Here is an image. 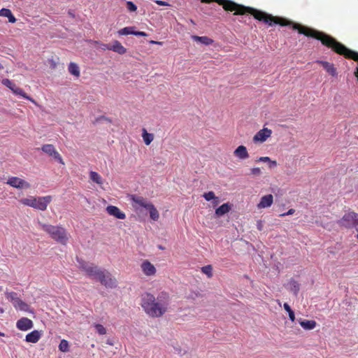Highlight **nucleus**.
I'll return each instance as SVG.
<instances>
[{"label":"nucleus","instance_id":"nucleus-9","mask_svg":"<svg viewBox=\"0 0 358 358\" xmlns=\"http://www.w3.org/2000/svg\"><path fill=\"white\" fill-rule=\"evenodd\" d=\"M34 327V323L28 317H23L18 320L16 322V327L22 331H27Z\"/></svg>","mask_w":358,"mask_h":358},{"label":"nucleus","instance_id":"nucleus-28","mask_svg":"<svg viewBox=\"0 0 358 358\" xmlns=\"http://www.w3.org/2000/svg\"><path fill=\"white\" fill-rule=\"evenodd\" d=\"M134 27H127L120 29L117 32L119 35H129L133 34L134 32Z\"/></svg>","mask_w":358,"mask_h":358},{"label":"nucleus","instance_id":"nucleus-24","mask_svg":"<svg viewBox=\"0 0 358 358\" xmlns=\"http://www.w3.org/2000/svg\"><path fill=\"white\" fill-rule=\"evenodd\" d=\"M142 137L145 145H149L154 139V135L148 133L145 129L142 130Z\"/></svg>","mask_w":358,"mask_h":358},{"label":"nucleus","instance_id":"nucleus-11","mask_svg":"<svg viewBox=\"0 0 358 358\" xmlns=\"http://www.w3.org/2000/svg\"><path fill=\"white\" fill-rule=\"evenodd\" d=\"M143 273L147 276H152L156 273V268L155 266L148 260H145L141 265Z\"/></svg>","mask_w":358,"mask_h":358},{"label":"nucleus","instance_id":"nucleus-42","mask_svg":"<svg viewBox=\"0 0 358 358\" xmlns=\"http://www.w3.org/2000/svg\"><path fill=\"white\" fill-rule=\"evenodd\" d=\"M295 212V210L294 208H290L287 213H284L280 215V217H284L286 215H293Z\"/></svg>","mask_w":358,"mask_h":358},{"label":"nucleus","instance_id":"nucleus-47","mask_svg":"<svg viewBox=\"0 0 358 358\" xmlns=\"http://www.w3.org/2000/svg\"><path fill=\"white\" fill-rule=\"evenodd\" d=\"M211 201H212L213 206L214 207L217 206L220 203L219 199L217 196L215 197V199H213Z\"/></svg>","mask_w":358,"mask_h":358},{"label":"nucleus","instance_id":"nucleus-7","mask_svg":"<svg viewBox=\"0 0 358 358\" xmlns=\"http://www.w3.org/2000/svg\"><path fill=\"white\" fill-rule=\"evenodd\" d=\"M6 183L11 187L17 189H28L30 187V184L28 182L17 177L9 178Z\"/></svg>","mask_w":358,"mask_h":358},{"label":"nucleus","instance_id":"nucleus-34","mask_svg":"<svg viewBox=\"0 0 358 358\" xmlns=\"http://www.w3.org/2000/svg\"><path fill=\"white\" fill-rule=\"evenodd\" d=\"M126 6L129 12H135L137 10V6L132 1H127Z\"/></svg>","mask_w":358,"mask_h":358},{"label":"nucleus","instance_id":"nucleus-52","mask_svg":"<svg viewBox=\"0 0 358 358\" xmlns=\"http://www.w3.org/2000/svg\"><path fill=\"white\" fill-rule=\"evenodd\" d=\"M151 43H152L161 44V42H157V41H152Z\"/></svg>","mask_w":358,"mask_h":358},{"label":"nucleus","instance_id":"nucleus-50","mask_svg":"<svg viewBox=\"0 0 358 358\" xmlns=\"http://www.w3.org/2000/svg\"><path fill=\"white\" fill-rule=\"evenodd\" d=\"M262 228H263L262 222V221H259V222H257V229H258L259 231H262Z\"/></svg>","mask_w":358,"mask_h":358},{"label":"nucleus","instance_id":"nucleus-43","mask_svg":"<svg viewBox=\"0 0 358 358\" xmlns=\"http://www.w3.org/2000/svg\"><path fill=\"white\" fill-rule=\"evenodd\" d=\"M8 21L11 23H14L16 22V18L13 15L12 12L8 15Z\"/></svg>","mask_w":358,"mask_h":358},{"label":"nucleus","instance_id":"nucleus-17","mask_svg":"<svg viewBox=\"0 0 358 358\" xmlns=\"http://www.w3.org/2000/svg\"><path fill=\"white\" fill-rule=\"evenodd\" d=\"M234 155L241 159H245L249 157V154L246 149V147L244 145H239L234 152Z\"/></svg>","mask_w":358,"mask_h":358},{"label":"nucleus","instance_id":"nucleus-30","mask_svg":"<svg viewBox=\"0 0 358 358\" xmlns=\"http://www.w3.org/2000/svg\"><path fill=\"white\" fill-rule=\"evenodd\" d=\"M201 271L206 274L208 278L213 276V267L211 265H207L201 268Z\"/></svg>","mask_w":358,"mask_h":358},{"label":"nucleus","instance_id":"nucleus-45","mask_svg":"<svg viewBox=\"0 0 358 358\" xmlns=\"http://www.w3.org/2000/svg\"><path fill=\"white\" fill-rule=\"evenodd\" d=\"M133 35L139 36H148V34L144 31H134V32L133 33Z\"/></svg>","mask_w":358,"mask_h":358},{"label":"nucleus","instance_id":"nucleus-46","mask_svg":"<svg viewBox=\"0 0 358 358\" xmlns=\"http://www.w3.org/2000/svg\"><path fill=\"white\" fill-rule=\"evenodd\" d=\"M155 3L159 6H169L168 2L162 0H156Z\"/></svg>","mask_w":358,"mask_h":358},{"label":"nucleus","instance_id":"nucleus-10","mask_svg":"<svg viewBox=\"0 0 358 358\" xmlns=\"http://www.w3.org/2000/svg\"><path fill=\"white\" fill-rule=\"evenodd\" d=\"M272 131L271 129L268 128H263L259 130L253 137V141L255 143L260 142L263 143L266 141V139L271 136Z\"/></svg>","mask_w":358,"mask_h":358},{"label":"nucleus","instance_id":"nucleus-5","mask_svg":"<svg viewBox=\"0 0 358 358\" xmlns=\"http://www.w3.org/2000/svg\"><path fill=\"white\" fill-rule=\"evenodd\" d=\"M52 196L50 195L39 197L34 196L31 207L44 211L47 209L48 204L52 201Z\"/></svg>","mask_w":358,"mask_h":358},{"label":"nucleus","instance_id":"nucleus-25","mask_svg":"<svg viewBox=\"0 0 358 358\" xmlns=\"http://www.w3.org/2000/svg\"><path fill=\"white\" fill-rule=\"evenodd\" d=\"M68 69L71 74L76 77H78L80 76V69L76 64L71 62L69 65Z\"/></svg>","mask_w":358,"mask_h":358},{"label":"nucleus","instance_id":"nucleus-2","mask_svg":"<svg viewBox=\"0 0 358 358\" xmlns=\"http://www.w3.org/2000/svg\"><path fill=\"white\" fill-rule=\"evenodd\" d=\"M43 231L46 232L50 237L57 243L66 245L71 237L66 229L61 225H52L39 223Z\"/></svg>","mask_w":358,"mask_h":358},{"label":"nucleus","instance_id":"nucleus-39","mask_svg":"<svg viewBox=\"0 0 358 358\" xmlns=\"http://www.w3.org/2000/svg\"><path fill=\"white\" fill-rule=\"evenodd\" d=\"M215 215H217V216L224 215V204L221 205L219 208L216 209Z\"/></svg>","mask_w":358,"mask_h":358},{"label":"nucleus","instance_id":"nucleus-15","mask_svg":"<svg viewBox=\"0 0 358 358\" xmlns=\"http://www.w3.org/2000/svg\"><path fill=\"white\" fill-rule=\"evenodd\" d=\"M16 95H20L21 96H22L23 98L30 101L31 102H32L34 104H36V102L35 101L34 99H33L31 96H29V95H27L24 91L22 89L16 86V85L14 83L13 85V87H11L10 88H9Z\"/></svg>","mask_w":358,"mask_h":358},{"label":"nucleus","instance_id":"nucleus-22","mask_svg":"<svg viewBox=\"0 0 358 358\" xmlns=\"http://www.w3.org/2000/svg\"><path fill=\"white\" fill-rule=\"evenodd\" d=\"M299 324L304 329L306 330L313 329L317 325L315 320H301L299 322Z\"/></svg>","mask_w":358,"mask_h":358},{"label":"nucleus","instance_id":"nucleus-13","mask_svg":"<svg viewBox=\"0 0 358 358\" xmlns=\"http://www.w3.org/2000/svg\"><path fill=\"white\" fill-rule=\"evenodd\" d=\"M106 211L110 215H113L117 219L124 220L126 217V215L115 206H107Z\"/></svg>","mask_w":358,"mask_h":358},{"label":"nucleus","instance_id":"nucleus-53","mask_svg":"<svg viewBox=\"0 0 358 358\" xmlns=\"http://www.w3.org/2000/svg\"><path fill=\"white\" fill-rule=\"evenodd\" d=\"M0 336H5V334H4L3 333H2V332H0Z\"/></svg>","mask_w":358,"mask_h":358},{"label":"nucleus","instance_id":"nucleus-19","mask_svg":"<svg viewBox=\"0 0 358 358\" xmlns=\"http://www.w3.org/2000/svg\"><path fill=\"white\" fill-rule=\"evenodd\" d=\"M317 62L323 66V68L327 71V72L329 73L331 76H337L336 69L334 67V65L333 64L324 61H318Z\"/></svg>","mask_w":358,"mask_h":358},{"label":"nucleus","instance_id":"nucleus-55","mask_svg":"<svg viewBox=\"0 0 358 358\" xmlns=\"http://www.w3.org/2000/svg\"><path fill=\"white\" fill-rule=\"evenodd\" d=\"M3 69V66L0 64V70Z\"/></svg>","mask_w":358,"mask_h":358},{"label":"nucleus","instance_id":"nucleus-38","mask_svg":"<svg viewBox=\"0 0 358 358\" xmlns=\"http://www.w3.org/2000/svg\"><path fill=\"white\" fill-rule=\"evenodd\" d=\"M11 13L10 10L8 8H2L0 10V16L8 17V15Z\"/></svg>","mask_w":358,"mask_h":358},{"label":"nucleus","instance_id":"nucleus-23","mask_svg":"<svg viewBox=\"0 0 358 358\" xmlns=\"http://www.w3.org/2000/svg\"><path fill=\"white\" fill-rule=\"evenodd\" d=\"M146 209L149 210L150 216L152 220L156 221L159 219V212L152 203L148 205V207Z\"/></svg>","mask_w":358,"mask_h":358},{"label":"nucleus","instance_id":"nucleus-41","mask_svg":"<svg viewBox=\"0 0 358 358\" xmlns=\"http://www.w3.org/2000/svg\"><path fill=\"white\" fill-rule=\"evenodd\" d=\"M268 161H270V158L268 157H260L256 159L257 162H268Z\"/></svg>","mask_w":358,"mask_h":358},{"label":"nucleus","instance_id":"nucleus-18","mask_svg":"<svg viewBox=\"0 0 358 358\" xmlns=\"http://www.w3.org/2000/svg\"><path fill=\"white\" fill-rule=\"evenodd\" d=\"M107 49L117 52L120 55H123L127 52V49L118 41H115L111 46L107 47Z\"/></svg>","mask_w":358,"mask_h":358},{"label":"nucleus","instance_id":"nucleus-20","mask_svg":"<svg viewBox=\"0 0 358 358\" xmlns=\"http://www.w3.org/2000/svg\"><path fill=\"white\" fill-rule=\"evenodd\" d=\"M131 200L136 204L145 208H147L148 207V205H150L152 203L151 202L148 201L145 198L136 195H132Z\"/></svg>","mask_w":358,"mask_h":358},{"label":"nucleus","instance_id":"nucleus-3","mask_svg":"<svg viewBox=\"0 0 358 358\" xmlns=\"http://www.w3.org/2000/svg\"><path fill=\"white\" fill-rule=\"evenodd\" d=\"M340 227L345 229H352L358 227V213L354 211L346 212L341 220L338 221Z\"/></svg>","mask_w":358,"mask_h":358},{"label":"nucleus","instance_id":"nucleus-26","mask_svg":"<svg viewBox=\"0 0 358 358\" xmlns=\"http://www.w3.org/2000/svg\"><path fill=\"white\" fill-rule=\"evenodd\" d=\"M289 285L290 291L292 292L295 295H297L300 289L299 284L294 279H291L289 282Z\"/></svg>","mask_w":358,"mask_h":358},{"label":"nucleus","instance_id":"nucleus-40","mask_svg":"<svg viewBox=\"0 0 358 358\" xmlns=\"http://www.w3.org/2000/svg\"><path fill=\"white\" fill-rule=\"evenodd\" d=\"M201 1L207 3L211 2H217L218 3L219 5L222 6V7L224 8V0H201Z\"/></svg>","mask_w":358,"mask_h":358},{"label":"nucleus","instance_id":"nucleus-54","mask_svg":"<svg viewBox=\"0 0 358 358\" xmlns=\"http://www.w3.org/2000/svg\"><path fill=\"white\" fill-rule=\"evenodd\" d=\"M0 313H3V310L1 308H0Z\"/></svg>","mask_w":358,"mask_h":358},{"label":"nucleus","instance_id":"nucleus-29","mask_svg":"<svg viewBox=\"0 0 358 358\" xmlns=\"http://www.w3.org/2000/svg\"><path fill=\"white\" fill-rule=\"evenodd\" d=\"M59 350L63 352H66L69 351V342L66 340H62L59 345Z\"/></svg>","mask_w":358,"mask_h":358},{"label":"nucleus","instance_id":"nucleus-44","mask_svg":"<svg viewBox=\"0 0 358 358\" xmlns=\"http://www.w3.org/2000/svg\"><path fill=\"white\" fill-rule=\"evenodd\" d=\"M268 162L269 168H274L277 166V162L275 160H271L270 159V161H268Z\"/></svg>","mask_w":358,"mask_h":358},{"label":"nucleus","instance_id":"nucleus-16","mask_svg":"<svg viewBox=\"0 0 358 358\" xmlns=\"http://www.w3.org/2000/svg\"><path fill=\"white\" fill-rule=\"evenodd\" d=\"M13 306L16 309H19L20 310L30 313H34V310L30 308L29 305L24 302L20 299L16 301V302L13 304Z\"/></svg>","mask_w":358,"mask_h":358},{"label":"nucleus","instance_id":"nucleus-6","mask_svg":"<svg viewBox=\"0 0 358 358\" xmlns=\"http://www.w3.org/2000/svg\"><path fill=\"white\" fill-rule=\"evenodd\" d=\"M102 285L106 287L114 288L117 286V280L112 275L106 270H103L101 274L97 279Z\"/></svg>","mask_w":358,"mask_h":358},{"label":"nucleus","instance_id":"nucleus-35","mask_svg":"<svg viewBox=\"0 0 358 358\" xmlns=\"http://www.w3.org/2000/svg\"><path fill=\"white\" fill-rule=\"evenodd\" d=\"M203 196L205 198L206 201H211L215 199V195L213 192H208L203 194Z\"/></svg>","mask_w":358,"mask_h":358},{"label":"nucleus","instance_id":"nucleus-1","mask_svg":"<svg viewBox=\"0 0 358 358\" xmlns=\"http://www.w3.org/2000/svg\"><path fill=\"white\" fill-rule=\"evenodd\" d=\"M169 302V294L167 292H160L157 299L150 293L142 295L141 306L145 312L150 317H158L163 315L166 311Z\"/></svg>","mask_w":358,"mask_h":358},{"label":"nucleus","instance_id":"nucleus-36","mask_svg":"<svg viewBox=\"0 0 358 358\" xmlns=\"http://www.w3.org/2000/svg\"><path fill=\"white\" fill-rule=\"evenodd\" d=\"M1 83L6 86L8 88H10L11 87H13L14 83H13L11 80H10L8 78L3 79L1 81Z\"/></svg>","mask_w":358,"mask_h":358},{"label":"nucleus","instance_id":"nucleus-37","mask_svg":"<svg viewBox=\"0 0 358 358\" xmlns=\"http://www.w3.org/2000/svg\"><path fill=\"white\" fill-rule=\"evenodd\" d=\"M250 173L252 175L257 176L261 175L262 171L259 168H257V167L252 168L250 169Z\"/></svg>","mask_w":358,"mask_h":358},{"label":"nucleus","instance_id":"nucleus-8","mask_svg":"<svg viewBox=\"0 0 358 358\" xmlns=\"http://www.w3.org/2000/svg\"><path fill=\"white\" fill-rule=\"evenodd\" d=\"M41 150L44 152L48 154V155L53 157L60 164H64L62 157H61L59 153L55 150V147L52 145H51V144L43 145L41 148Z\"/></svg>","mask_w":358,"mask_h":358},{"label":"nucleus","instance_id":"nucleus-14","mask_svg":"<svg viewBox=\"0 0 358 358\" xmlns=\"http://www.w3.org/2000/svg\"><path fill=\"white\" fill-rule=\"evenodd\" d=\"M42 334V331L34 330L26 335L25 341L27 343H36L40 340Z\"/></svg>","mask_w":358,"mask_h":358},{"label":"nucleus","instance_id":"nucleus-27","mask_svg":"<svg viewBox=\"0 0 358 358\" xmlns=\"http://www.w3.org/2000/svg\"><path fill=\"white\" fill-rule=\"evenodd\" d=\"M90 178L93 182H94L99 185H101L103 183L101 176L98 173H96L95 171H90Z\"/></svg>","mask_w":358,"mask_h":358},{"label":"nucleus","instance_id":"nucleus-31","mask_svg":"<svg viewBox=\"0 0 358 358\" xmlns=\"http://www.w3.org/2000/svg\"><path fill=\"white\" fill-rule=\"evenodd\" d=\"M6 298L13 303V305L20 299L17 296V294L14 292L6 293Z\"/></svg>","mask_w":358,"mask_h":358},{"label":"nucleus","instance_id":"nucleus-12","mask_svg":"<svg viewBox=\"0 0 358 358\" xmlns=\"http://www.w3.org/2000/svg\"><path fill=\"white\" fill-rule=\"evenodd\" d=\"M273 203V196L272 194L263 196L257 207L258 209H262L270 207Z\"/></svg>","mask_w":358,"mask_h":358},{"label":"nucleus","instance_id":"nucleus-49","mask_svg":"<svg viewBox=\"0 0 358 358\" xmlns=\"http://www.w3.org/2000/svg\"><path fill=\"white\" fill-rule=\"evenodd\" d=\"M283 307L287 313H289L290 310H292V308H290L289 305L287 303H284Z\"/></svg>","mask_w":358,"mask_h":358},{"label":"nucleus","instance_id":"nucleus-51","mask_svg":"<svg viewBox=\"0 0 358 358\" xmlns=\"http://www.w3.org/2000/svg\"><path fill=\"white\" fill-rule=\"evenodd\" d=\"M230 210V206L229 203H225V213Z\"/></svg>","mask_w":358,"mask_h":358},{"label":"nucleus","instance_id":"nucleus-21","mask_svg":"<svg viewBox=\"0 0 358 358\" xmlns=\"http://www.w3.org/2000/svg\"><path fill=\"white\" fill-rule=\"evenodd\" d=\"M192 38L193 41L196 42H199L203 45H208L213 43V40L210 38L208 36H192Z\"/></svg>","mask_w":358,"mask_h":358},{"label":"nucleus","instance_id":"nucleus-48","mask_svg":"<svg viewBox=\"0 0 358 358\" xmlns=\"http://www.w3.org/2000/svg\"><path fill=\"white\" fill-rule=\"evenodd\" d=\"M288 314H289V317L290 320L294 322V320H295V315H294V311L293 310H290L289 313H288Z\"/></svg>","mask_w":358,"mask_h":358},{"label":"nucleus","instance_id":"nucleus-33","mask_svg":"<svg viewBox=\"0 0 358 358\" xmlns=\"http://www.w3.org/2000/svg\"><path fill=\"white\" fill-rule=\"evenodd\" d=\"M96 332L100 335H104L106 334V328L100 324H96L94 325Z\"/></svg>","mask_w":358,"mask_h":358},{"label":"nucleus","instance_id":"nucleus-32","mask_svg":"<svg viewBox=\"0 0 358 358\" xmlns=\"http://www.w3.org/2000/svg\"><path fill=\"white\" fill-rule=\"evenodd\" d=\"M34 197L32 196H30L27 198H23L20 200V203L24 206H29L31 207L32 204V201L34 200Z\"/></svg>","mask_w":358,"mask_h":358},{"label":"nucleus","instance_id":"nucleus-4","mask_svg":"<svg viewBox=\"0 0 358 358\" xmlns=\"http://www.w3.org/2000/svg\"><path fill=\"white\" fill-rule=\"evenodd\" d=\"M79 268L85 271L86 274L92 278L98 279L103 270L92 263L86 262L84 260L78 259Z\"/></svg>","mask_w":358,"mask_h":358}]
</instances>
